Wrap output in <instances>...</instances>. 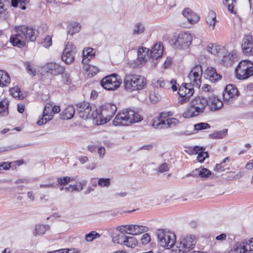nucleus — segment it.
<instances>
[{
  "mask_svg": "<svg viewBox=\"0 0 253 253\" xmlns=\"http://www.w3.org/2000/svg\"><path fill=\"white\" fill-rule=\"evenodd\" d=\"M38 31L33 28L20 25L15 27V34L11 36L10 42L17 47L23 46L26 42H34L36 40Z\"/></svg>",
  "mask_w": 253,
  "mask_h": 253,
  "instance_id": "obj_1",
  "label": "nucleus"
},
{
  "mask_svg": "<svg viewBox=\"0 0 253 253\" xmlns=\"http://www.w3.org/2000/svg\"><path fill=\"white\" fill-rule=\"evenodd\" d=\"M208 105V102L205 97H196L189 102L188 106L183 112L182 116L185 118L198 116L205 111Z\"/></svg>",
  "mask_w": 253,
  "mask_h": 253,
  "instance_id": "obj_2",
  "label": "nucleus"
},
{
  "mask_svg": "<svg viewBox=\"0 0 253 253\" xmlns=\"http://www.w3.org/2000/svg\"><path fill=\"white\" fill-rule=\"evenodd\" d=\"M142 120V116L135 113L134 110L126 109L118 113L113 120V124L115 126H128Z\"/></svg>",
  "mask_w": 253,
  "mask_h": 253,
  "instance_id": "obj_3",
  "label": "nucleus"
},
{
  "mask_svg": "<svg viewBox=\"0 0 253 253\" xmlns=\"http://www.w3.org/2000/svg\"><path fill=\"white\" fill-rule=\"evenodd\" d=\"M125 89L129 91L141 90L146 84V79L141 76L126 75L124 79Z\"/></svg>",
  "mask_w": 253,
  "mask_h": 253,
  "instance_id": "obj_4",
  "label": "nucleus"
},
{
  "mask_svg": "<svg viewBox=\"0 0 253 253\" xmlns=\"http://www.w3.org/2000/svg\"><path fill=\"white\" fill-rule=\"evenodd\" d=\"M156 234L160 246L167 249L174 247L176 239L173 233L166 229H159L157 230Z\"/></svg>",
  "mask_w": 253,
  "mask_h": 253,
  "instance_id": "obj_5",
  "label": "nucleus"
},
{
  "mask_svg": "<svg viewBox=\"0 0 253 253\" xmlns=\"http://www.w3.org/2000/svg\"><path fill=\"white\" fill-rule=\"evenodd\" d=\"M196 244L195 237L192 235H186L180 238L178 241H175L174 247L175 251L180 253H185L192 250Z\"/></svg>",
  "mask_w": 253,
  "mask_h": 253,
  "instance_id": "obj_6",
  "label": "nucleus"
},
{
  "mask_svg": "<svg viewBox=\"0 0 253 253\" xmlns=\"http://www.w3.org/2000/svg\"><path fill=\"white\" fill-rule=\"evenodd\" d=\"M170 112L162 113L160 116L153 119L152 126L156 128L171 127L177 126L179 121L174 118H168Z\"/></svg>",
  "mask_w": 253,
  "mask_h": 253,
  "instance_id": "obj_7",
  "label": "nucleus"
},
{
  "mask_svg": "<svg viewBox=\"0 0 253 253\" xmlns=\"http://www.w3.org/2000/svg\"><path fill=\"white\" fill-rule=\"evenodd\" d=\"M235 73L240 80L248 79L253 75V63L249 60L240 62L235 69Z\"/></svg>",
  "mask_w": 253,
  "mask_h": 253,
  "instance_id": "obj_8",
  "label": "nucleus"
},
{
  "mask_svg": "<svg viewBox=\"0 0 253 253\" xmlns=\"http://www.w3.org/2000/svg\"><path fill=\"white\" fill-rule=\"evenodd\" d=\"M203 70L201 65L194 67L187 76L186 83L190 86L199 88L201 85Z\"/></svg>",
  "mask_w": 253,
  "mask_h": 253,
  "instance_id": "obj_9",
  "label": "nucleus"
},
{
  "mask_svg": "<svg viewBox=\"0 0 253 253\" xmlns=\"http://www.w3.org/2000/svg\"><path fill=\"white\" fill-rule=\"evenodd\" d=\"M79 116L83 119L95 118L98 116V110L88 102H83L77 104Z\"/></svg>",
  "mask_w": 253,
  "mask_h": 253,
  "instance_id": "obj_10",
  "label": "nucleus"
},
{
  "mask_svg": "<svg viewBox=\"0 0 253 253\" xmlns=\"http://www.w3.org/2000/svg\"><path fill=\"white\" fill-rule=\"evenodd\" d=\"M117 108L115 104L106 103L100 107L98 111V116L101 120V123L104 124L109 122L114 116Z\"/></svg>",
  "mask_w": 253,
  "mask_h": 253,
  "instance_id": "obj_11",
  "label": "nucleus"
},
{
  "mask_svg": "<svg viewBox=\"0 0 253 253\" xmlns=\"http://www.w3.org/2000/svg\"><path fill=\"white\" fill-rule=\"evenodd\" d=\"M122 83V80L116 74H113L103 78L100 82L101 85L108 90L117 89Z\"/></svg>",
  "mask_w": 253,
  "mask_h": 253,
  "instance_id": "obj_12",
  "label": "nucleus"
},
{
  "mask_svg": "<svg viewBox=\"0 0 253 253\" xmlns=\"http://www.w3.org/2000/svg\"><path fill=\"white\" fill-rule=\"evenodd\" d=\"M192 40V38L190 34L187 33H181L175 38L173 45L176 48H187L191 44Z\"/></svg>",
  "mask_w": 253,
  "mask_h": 253,
  "instance_id": "obj_13",
  "label": "nucleus"
},
{
  "mask_svg": "<svg viewBox=\"0 0 253 253\" xmlns=\"http://www.w3.org/2000/svg\"><path fill=\"white\" fill-rule=\"evenodd\" d=\"M194 88L190 86L186 83L180 86L178 93L180 97L179 100V103L180 104H183L189 101L190 98L194 93Z\"/></svg>",
  "mask_w": 253,
  "mask_h": 253,
  "instance_id": "obj_14",
  "label": "nucleus"
},
{
  "mask_svg": "<svg viewBox=\"0 0 253 253\" xmlns=\"http://www.w3.org/2000/svg\"><path fill=\"white\" fill-rule=\"evenodd\" d=\"M239 96V91L233 84L227 85L223 92L224 100L228 103H231Z\"/></svg>",
  "mask_w": 253,
  "mask_h": 253,
  "instance_id": "obj_15",
  "label": "nucleus"
},
{
  "mask_svg": "<svg viewBox=\"0 0 253 253\" xmlns=\"http://www.w3.org/2000/svg\"><path fill=\"white\" fill-rule=\"evenodd\" d=\"M45 71L52 76H57L63 74L65 71V68L55 62H49L43 67Z\"/></svg>",
  "mask_w": 253,
  "mask_h": 253,
  "instance_id": "obj_16",
  "label": "nucleus"
},
{
  "mask_svg": "<svg viewBox=\"0 0 253 253\" xmlns=\"http://www.w3.org/2000/svg\"><path fill=\"white\" fill-rule=\"evenodd\" d=\"M242 49L243 53L246 55L253 54V39L251 35H245L242 40Z\"/></svg>",
  "mask_w": 253,
  "mask_h": 253,
  "instance_id": "obj_17",
  "label": "nucleus"
},
{
  "mask_svg": "<svg viewBox=\"0 0 253 253\" xmlns=\"http://www.w3.org/2000/svg\"><path fill=\"white\" fill-rule=\"evenodd\" d=\"M138 209H132L127 211H120L118 209L108 210L104 209L103 207H95L93 209V214H106L107 215H115L120 213L123 214L124 213H131L133 212Z\"/></svg>",
  "mask_w": 253,
  "mask_h": 253,
  "instance_id": "obj_18",
  "label": "nucleus"
},
{
  "mask_svg": "<svg viewBox=\"0 0 253 253\" xmlns=\"http://www.w3.org/2000/svg\"><path fill=\"white\" fill-rule=\"evenodd\" d=\"M207 101L208 102L207 106L212 111L218 110L223 106V103L219 97L215 95L210 96Z\"/></svg>",
  "mask_w": 253,
  "mask_h": 253,
  "instance_id": "obj_19",
  "label": "nucleus"
},
{
  "mask_svg": "<svg viewBox=\"0 0 253 253\" xmlns=\"http://www.w3.org/2000/svg\"><path fill=\"white\" fill-rule=\"evenodd\" d=\"M52 106L51 103H47L44 108L43 115L42 118L37 122V125L41 126L46 123L48 121L51 120L52 118Z\"/></svg>",
  "mask_w": 253,
  "mask_h": 253,
  "instance_id": "obj_20",
  "label": "nucleus"
},
{
  "mask_svg": "<svg viewBox=\"0 0 253 253\" xmlns=\"http://www.w3.org/2000/svg\"><path fill=\"white\" fill-rule=\"evenodd\" d=\"M85 184V181L80 182L76 184H70L68 186L67 185L59 184V189L60 191L65 190L67 192H79L83 190L84 186Z\"/></svg>",
  "mask_w": 253,
  "mask_h": 253,
  "instance_id": "obj_21",
  "label": "nucleus"
},
{
  "mask_svg": "<svg viewBox=\"0 0 253 253\" xmlns=\"http://www.w3.org/2000/svg\"><path fill=\"white\" fill-rule=\"evenodd\" d=\"M156 87L165 89H169L171 87L173 91L177 90L176 81L172 79L170 81H165L163 78H160L155 82Z\"/></svg>",
  "mask_w": 253,
  "mask_h": 253,
  "instance_id": "obj_22",
  "label": "nucleus"
},
{
  "mask_svg": "<svg viewBox=\"0 0 253 253\" xmlns=\"http://www.w3.org/2000/svg\"><path fill=\"white\" fill-rule=\"evenodd\" d=\"M150 49L146 47H140L137 51V61L139 62L138 66L143 65L146 62L147 58L150 57Z\"/></svg>",
  "mask_w": 253,
  "mask_h": 253,
  "instance_id": "obj_23",
  "label": "nucleus"
},
{
  "mask_svg": "<svg viewBox=\"0 0 253 253\" xmlns=\"http://www.w3.org/2000/svg\"><path fill=\"white\" fill-rule=\"evenodd\" d=\"M234 251L235 253H244L248 250L250 251L253 250V238L249 241V243H246V245L241 244L237 243L234 247Z\"/></svg>",
  "mask_w": 253,
  "mask_h": 253,
  "instance_id": "obj_24",
  "label": "nucleus"
},
{
  "mask_svg": "<svg viewBox=\"0 0 253 253\" xmlns=\"http://www.w3.org/2000/svg\"><path fill=\"white\" fill-rule=\"evenodd\" d=\"M205 77L212 82L220 80L221 76L217 73L216 70L212 67H208L205 71Z\"/></svg>",
  "mask_w": 253,
  "mask_h": 253,
  "instance_id": "obj_25",
  "label": "nucleus"
},
{
  "mask_svg": "<svg viewBox=\"0 0 253 253\" xmlns=\"http://www.w3.org/2000/svg\"><path fill=\"white\" fill-rule=\"evenodd\" d=\"M182 14L191 24L195 23L200 20V17L188 8H185L183 10Z\"/></svg>",
  "mask_w": 253,
  "mask_h": 253,
  "instance_id": "obj_26",
  "label": "nucleus"
},
{
  "mask_svg": "<svg viewBox=\"0 0 253 253\" xmlns=\"http://www.w3.org/2000/svg\"><path fill=\"white\" fill-rule=\"evenodd\" d=\"M163 47L161 46L160 43H156L153 47L152 50L150 51V57L153 59H157L161 57L163 53Z\"/></svg>",
  "mask_w": 253,
  "mask_h": 253,
  "instance_id": "obj_27",
  "label": "nucleus"
},
{
  "mask_svg": "<svg viewBox=\"0 0 253 253\" xmlns=\"http://www.w3.org/2000/svg\"><path fill=\"white\" fill-rule=\"evenodd\" d=\"M75 114V108L73 106H67L61 113L60 117L63 120L72 119Z\"/></svg>",
  "mask_w": 253,
  "mask_h": 253,
  "instance_id": "obj_28",
  "label": "nucleus"
},
{
  "mask_svg": "<svg viewBox=\"0 0 253 253\" xmlns=\"http://www.w3.org/2000/svg\"><path fill=\"white\" fill-rule=\"evenodd\" d=\"M207 49L209 52L217 56H221L222 51L224 50L221 46L213 43H210Z\"/></svg>",
  "mask_w": 253,
  "mask_h": 253,
  "instance_id": "obj_29",
  "label": "nucleus"
},
{
  "mask_svg": "<svg viewBox=\"0 0 253 253\" xmlns=\"http://www.w3.org/2000/svg\"><path fill=\"white\" fill-rule=\"evenodd\" d=\"M204 151L205 149L203 147L195 146L193 148V151L195 152L196 154H198L197 157V160L200 163L203 162L206 158L208 157V153Z\"/></svg>",
  "mask_w": 253,
  "mask_h": 253,
  "instance_id": "obj_30",
  "label": "nucleus"
},
{
  "mask_svg": "<svg viewBox=\"0 0 253 253\" xmlns=\"http://www.w3.org/2000/svg\"><path fill=\"white\" fill-rule=\"evenodd\" d=\"M206 22L211 30H213L214 29L215 24L216 22V14L214 12L211 11L209 12L206 17Z\"/></svg>",
  "mask_w": 253,
  "mask_h": 253,
  "instance_id": "obj_31",
  "label": "nucleus"
},
{
  "mask_svg": "<svg viewBox=\"0 0 253 253\" xmlns=\"http://www.w3.org/2000/svg\"><path fill=\"white\" fill-rule=\"evenodd\" d=\"M10 83V78L8 73L2 70H0V86L5 87Z\"/></svg>",
  "mask_w": 253,
  "mask_h": 253,
  "instance_id": "obj_32",
  "label": "nucleus"
},
{
  "mask_svg": "<svg viewBox=\"0 0 253 253\" xmlns=\"http://www.w3.org/2000/svg\"><path fill=\"white\" fill-rule=\"evenodd\" d=\"M67 48H64L61 58L63 61L66 64H70L75 59V54L69 52Z\"/></svg>",
  "mask_w": 253,
  "mask_h": 253,
  "instance_id": "obj_33",
  "label": "nucleus"
},
{
  "mask_svg": "<svg viewBox=\"0 0 253 253\" xmlns=\"http://www.w3.org/2000/svg\"><path fill=\"white\" fill-rule=\"evenodd\" d=\"M8 101L5 99L0 100V116H6L8 114Z\"/></svg>",
  "mask_w": 253,
  "mask_h": 253,
  "instance_id": "obj_34",
  "label": "nucleus"
},
{
  "mask_svg": "<svg viewBox=\"0 0 253 253\" xmlns=\"http://www.w3.org/2000/svg\"><path fill=\"white\" fill-rule=\"evenodd\" d=\"M137 244V239L133 236H126L125 242L124 243V245H125L128 247L134 248L136 247Z\"/></svg>",
  "mask_w": 253,
  "mask_h": 253,
  "instance_id": "obj_35",
  "label": "nucleus"
},
{
  "mask_svg": "<svg viewBox=\"0 0 253 253\" xmlns=\"http://www.w3.org/2000/svg\"><path fill=\"white\" fill-rule=\"evenodd\" d=\"M195 172L197 173V176H199L201 178H208L211 175V171L206 168L196 169Z\"/></svg>",
  "mask_w": 253,
  "mask_h": 253,
  "instance_id": "obj_36",
  "label": "nucleus"
},
{
  "mask_svg": "<svg viewBox=\"0 0 253 253\" xmlns=\"http://www.w3.org/2000/svg\"><path fill=\"white\" fill-rule=\"evenodd\" d=\"M223 4L226 6L229 11L233 14L236 13V11L234 10V7L236 4V0H223Z\"/></svg>",
  "mask_w": 253,
  "mask_h": 253,
  "instance_id": "obj_37",
  "label": "nucleus"
},
{
  "mask_svg": "<svg viewBox=\"0 0 253 253\" xmlns=\"http://www.w3.org/2000/svg\"><path fill=\"white\" fill-rule=\"evenodd\" d=\"M27 72L29 75L34 77L36 75V70L33 65L30 62L26 61L24 63Z\"/></svg>",
  "mask_w": 253,
  "mask_h": 253,
  "instance_id": "obj_38",
  "label": "nucleus"
},
{
  "mask_svg": "<svg viewBox=\"0 0 253 253\" xmlns=\"http://www.w3.org/2000/svg\"><path fill=\"white\" fill-rule=\"evenodd\" d=\"M10 93L11 95L18 99H22L25 97V95L23 94H20V89L18 87H14L10 88Z\"/></svg>",
  "mask_w": 253,
  "mask_h": 253,
  "instance_id": "obj_39",
  "label": "nucleus"
},
{
  "mask_svg": "<svg viewBox=\"0 0 253 253\" xmlns=\"http://www.w3.org/2000/svg\"><path fill=\"white\" fill-rule=\"evenodd\" d=\"M126 238V236L125 235L119 234L116 236H114L112 238V242L116 244H118L120 245H124V242H125Z\"/></svg>",
  "mask_w": 253,
  "mask_h": 253,
  "instance_id": "obj_40",
  "label": "nucleus"
},
{
  "mask_svg": "<svg viewBox=\"0 0 253 253\" xmlns=\"http://www.w3.org/2000/svg\"><path fill=\"white\" fill-rule=\"evenodd\" d=\"M145 30L144 26L141 23H137L134 27L132 30L133 35H139L142 34Z\"/></svg>",
  "mask_w": 253,
  "mask_h": 253,
  "instance_id": "obj_41",
  "label": "nucleus"
},
{
  "mask_svg": "<svg viewBox=\"0 0 253 253\" xmlns=\"http://www.w3.org/2000/svg\"><path fill=\"white\" fill-rule=\"evenodd\" d=\"M227 129H224L221 130L214 132L211 136L212 138L221 139L225 137L227 134Z\"/></svg>",
  "mask_w": 253,
  "mask_h": 253,
  "instance_id": "obj_42",
  "label": "nucleus"
},
{
  "mask_svg": "<svg viewBox=\"0 0 253 253\" xmlns=\"http://www.w3.org/2000/svg\"><path fill=\"white\" fill-rule=\"evenodd\" d=\"M94 55V53H93V49L92 48H88L85 50H84L83 51V62H86L87 60H89V57H91Z\"/></svg>",
  "mask_w": 253,
  "mask_h": 253,
  "instance_id": "obj_43",
  "label": "nucleus"
},
{
  "mask_svg": "<svg viewBox=\"0 0 253 253\" xmlns=\"http://www.w3.org/2000/svg\"><path fill=\"white\" fill-rule=\"evenodd\" d=\"M29 2V0H12L11 5L13 7H16L18 3H19V6L21 8L24 10L26 8L25 5L28 3Z\"/></svg>",
  "mask_w": 253,
  "mask_h": 253,
  "instance_id": "obj_44",
  "label": "nucleus"
},
{
  "mask_svg": "<svg viewBox=\"0 0 253 253\" xmlns=\"http://www.w3.org/2000/svg\"><path fill=\"white\" fill-rule=\"evenodd\" d=\"M68 29V33L73 35L79 31L80 27L79 26L78 24L74 22L69 25Z\"/></svg>",
  "mask_w": 253,
  "mask_h": 253,
  "instance_id": "obj_45",
  "label": "nucleus"
},
{
  "mask_svg": "<svg viewBox=\"0 0 253 253\" xmlns=\"http://www.w3.org/2000/svg\"><path fill=\"white\" fill-rule=\"evenodd\" d=\"M76 177H68L65 176L63 177L58 178L57 182L59 184H64V185H68L69 182L76 181Z\"/></svg>",
  "mask_w": 253,
  "mask_h": 253,
  "instance_id": "obj_46",
  "label": "nucleus"
},
{
  "mask_svg": "<svg viewBox=\"0 0 253 253\" xmlns=\"http://www.w3.org/2000/svg\"><path fill=\"white\" fill-rule=\"evenodd\" d=\"M100 235L96 231H91L86 234L84 236V239L86 242H91L96 238H99Z\"/></svg>",
  "mask_w": 253,
  "mask_h": 253,
  "instance_id": "obj_47",
  "label": "nucleus"
},
{
  "mask_svg": "<svg viewBox=\"0 0 253 253\" xmlns=\"http://www.w3.org/2000/svg\"><path fill=\"white\" fill-rule=\"evenodd\" d=\"M148 230V228L146 226L134 225L133 231L134 235H137L141 233L147 232Z\"/></svg>",
  "mask_w": 253,
  "mask_h": 253,
  "instance_id": "obj_48",
  "label": "nucleus"
},
{
  "mask_svg": "<svg viewBox=\"0 0 253 253\" xmlns=\"http://www.w3.org/2000/svg\"><path fill=\"white\" fill-rule=\"evenodd\" d=\"M98 185L101 187H108L111 184L110 179L109 178H101L98 179Z\"/></svg>",
  "mask_w": 253,
  "mask_h": 253,
  "instance_id": "obj_49",
  "label": "nucleus"
},
{
  "mask_svg": "<svg viewBox=\"0 0 253 253\" xmlns=\"http://www.w3.org/2000/svg\"><path fill=\"white\" fill-rule=\"evenodd\" d=\"M49 228L48 225H37L36 226V233L39 235H42L44 234L47 229Z\"/></svg>",
  "mask_w": 253,
  "mask_h": 253,
  "instance_id": "obj_50",
  "label": "nucleus"
},
{
  "mask_svg": "<svg viewBox=\"0 0 253 253\" xmlns=\"http://www.w3.org/2000/svg\"><path fill=\"white\" fill-rule=\"evenodd\" d=\"M85 70L88 72V75L90 74L91 76L96 75L99 72L98 68L92 65H88L87 68L86 67Z\"/></svg>",
  "mask_w": 253,
  "mask_h": 253,
  "instance_id": "obj_51",
  "label": "nucleus"
},
{
  "mask_svg": "<svg viewBox=\"0 0 253 253\" xmlns=\"http://www.w3.org/2000/svg\"><path fill=\"white\" fill-rule=\"evenodd\" d=\"M222 62L225 66H231L233 64L231 56L229 54L223 55Z\"/></svg>",
  "mask_w": 253,
  "mask_h": 253,
  "instance_id": "obj_52",
  "label": "nucleus"
},
{
  "mask_svg": "<svg viewBox=\"0 0 253 253\" xmlns=\"http://www.w3.org/2000/svg\"><path fill=\"white\" fill-rule=\"evenodd\" d=\"M227 161H229V157L225 158L223 161V162H221V163L216 164L214 168V170L217 171H223L227 169V168H225L224 167L222 166V165L224 163H225Z\"/></svg>",
  "mask_w": 253,
  "mask_h": 253,
  "instance_id": "obj_53",
  "label": "nucleus"
},
{
  "mask_svg": "<svg viewBox=\"0 0 253 253\" xmlns=\"http://www.w3.org/2000/svg\"><path fill=\"white\" fill-rule=\"evenodd\" d=\"M194 128L196 130H200L210 128L209 124L206 123H200L194 125Z\"/></svg>",
  "mask_w": 253,
  "mask_h": 253,
  "instance_id": "obj_54",
  "label": "nucleus"
},
{
  "mask_svg": "<svg viewBox=\"0 0 253 253\" xmlns=\"http://www.w3.org/2000/svg\"><path fill=\"white\" fill-rule=\"evenodd\" d=\"M65 48H69V52H71V53L76 54L77 52V50L75 45L73 44V43L71 42H68L65 44Z\"/></svg>",
  "mask_w": 253,
  "mask_h": 253,
  "instance_id": "obj_55",
  "label": "nucleus"
},
{
  "mask_svg": "<svg viewBox=\"0 0 253 253\" xmlns=\"http://www.w3.org/2000/svg\"><path fill=\"white\" fill-rule=\"evenodd\" d=\"M169 169V165L166 163H164L161 164L158 169V172L163 173L168 171Z\"/></svg>",
  "mask_w": 253,
  "mask_h": 253,
  "instance_id": "obj_56",
  "label": "nucleus"
},
{
  "mask_svg": "<svg viewBox=\"0 0 253 253\" xmlns=\"http://www.w3.org/2000/svg\"><path fill=\"white\" fill-rule=\"evenodd\" d=\"M43 46L47 48L52 44L51 37L50 36H47L42 42Z\"/></svg>",
  "mask_w": 253,
  "mask_h": 253,
  "instance_id": "obj_57",
  "label": "nucleus"
},
{
  "mask_svg": "<svg viewBox=\"0 0 253 253\" xmlns=\"http://www.w3.org/2000/svg\"><path fill=\"white\" fill-rule=\"evenodd\" d=\"M149 98L152 103H156L159 101L160 96L159 95L156 94L155 92H153L150 93Z\"/></svg>",
  "mask_w": 253,
  "mask_h": 253,
  "instance_id": "obj_58",
  "label": "nucleus"
},
{
  "mask_svg": "<svg viewBox=\"0 0 253 253\" xmlns=\"http://www.w3.org/2000/svg\"><path fill=\"white\" fill-rule=\"evenodd\" d=\"M143 244H147L150 241V237L148 233H145L141 239Z\"/></svg>",
  "mask_w": 253,
  "mask_h": 253,
  "instance_id": "obj_59",
  "label": "nucleus"
},
{
  "mask_svg": "<svg viewBox=\"0 0 253 253\" xmlns=\"http://www.w3.org/2000/svg\"><path fill=\"white\" fill-rule=\"evenodd\" d=\"M202 89L203 91L206 92L212 93L213 91L212 87L207 84H204L203 86L202 87Z\"/></svg>",
  "mask_w": 253,
  "mask_h": 253,
  "instance_id": "obj_60",
  "label": "nucleus"
},
{
  "mask_svg": "<svg viewBox=\"0 0 253 253\" xmlns=\"http://www.w3.org/2000/svg\"><path fill=\"white\" fill-rule=\"evenodd\" d=\"M11 167V163L2 162L0 163V169L2 168L3 169L7 170Z\"/></svg>",
  "mask_w": 253,
  "mask_h": 253,
  "instance_id": "obj_61",
  "label": "nucleus"
},
{
  "mask_svg": "<svg viewBox=\"0 0 253 253\" xmlns=\"http://www.w3.org/2000/svg\"><path fill=\"white\" fill-rule=\"evenodd\" d=\"M21 146H9L7 147L6 148L4 147H1L0 148V153L4 152V151H10L11 150L16 149L18 148H20Z\"/></svg>",
  "mask_w": 253,
  "mask_h": 253,
  "instance_id": "obj_62",
  "label": "nucleus"
},
{
  "mask_svg": "<svg viewBox=\"0 0 253 253\" xmlns=\"http://www.w3.org/2000/svg\"><path fill=\"white\" fill-rule=\"evenodd\" d=\"M118 230L119 232H120L121 234L125 235L127 234V225L118 227Z\"/></svg>",
  "mask_w": 253,
  "mask_h": 253,
  "instance_id": "obj_63",
  "label": "nucleus"
},
{
  "mask_svg": "<svg viewBox=\"0 0 253 253\" xmlns=\"http://www.w3.org/2000/svg\"><path fill=\"white\" fill-rule=\"evenodd\" d=\"M63 82L64 84H69L71 83V79H70V76L65 74L63 77Z\"/></svg>",
  "mask_w": 253,
  "mask_h": 253,
  "instance_id": "obj_64",
  "label": "nucleus"
}]
</instances>
